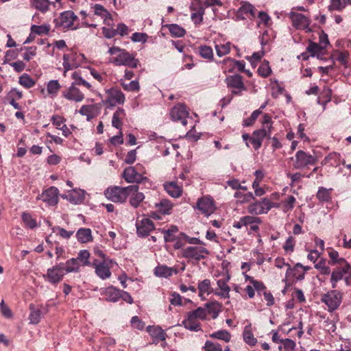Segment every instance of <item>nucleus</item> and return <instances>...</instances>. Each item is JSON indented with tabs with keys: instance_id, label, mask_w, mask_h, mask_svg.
Here are the masks:
<instances>
[{
	"instance_id": "1",
	"label": "nucleus",
	"mask_w": 351,
	"mask_h": 351,
	"mask_svg": "<svg viewBox=\"0 0 351 351\" xmlns=\"http://www.w3.org/2000/svg\"><path fill=\"white\" fill-rule=\"evenodd\" d=\"M108 53L112 56L110 62L117 66H128L136 68L138 65V61L134 58L133 54L119 47H110L108 49Z\"/></svg>"
},
{
	"instance_id": "2",
	"label": "nucleus",
	"mask_w": 351,
	"mask_h": 351,
	"mask_svg": "<svg viewBox=\"0 0 351 351\" xmlns=\"http://www.w3.org/2000/svg\"><path fill=\"white\" fill-rule=\"evenodd\" d=\"M261 128L255 130L250 137V145L256 150L261 147L263 141L265 137L271 136L272 129L271 117L267 114H264L261 120Z\"/></svg>"
},
{
	"instance_id": "3",
	"label": "nucleus",
	"mask_w": 351,
	"mask_h": 351,
	"mask_svg": "<svg viewBox=\"0 0 351 351\" xmlns=\"http://www.w3.org/2000/svg\"><path fill=\"white\" fill-rule=\"evenodd\" d=\"M206 317V309L203 307H198L187 314L186 318L182 322V325L189 330L199 331L201 330L199 320H204Z\"/></svg>"
},
{
	"instance_id": "4",
	"label": "nucleus",
	"mask_w": 351,
	"mask_h": 351,
	"mask_svg": "<svg viewBox=\"0 0 351 351\" xmlns=\"http://www.w3.org/2000/svg\"><path fill=\"white\" fill-rule=\"evenodd\" d=\"M63 75L65 77L66 73L87 63L88 60L83 53L72 51L65 53L62 56Z\"/></svg>"
},
{
	"instance_id": "5",
	"label": "nucleus",
	"mask_w": 351,
	"mask_h": 351,
	"mask_svg": "<svg viewBox=\"0 0 351 351\" xmlns=\"http://www.w3.org/2000/svg\"><path fill=\"white\" fill-rule=\"evenodd\" d=\"M130 189V186L126 187L110 186L105 190L104 195L108 199L113 202L123 203L128 199V191Z\"/></svg>"
},
{
	"instance_id": "6",
	"label": "nucleus",
	"mask_w": 351,
	"mask_h": 351,
	"mask_svg": "<svg viewBox=\"0 0 351 351\" xmlns=\"http://www.w3.org/2000/svg\"><path fill=\"white\" fill-rule=\"evenodd\" d=\"M77 16L72 11H64L62 12L60 16L56 19V26L66 29L71 28L76 29L80 27L77 21Z\"/></svg>"
},
{
	"instance_id": "7",
	"label": "nucleus",
	"mask_w": 351,
	"mask_h": 351,
	"mask_svg": "<svg viewBox=\"0 0 351 351\" xmlns=\"http://www.w3.org/2000/svg\"><path fill=\"white\" fill-rule=\"evenodd\" d=\"M64 276L63 263H60L48 268L46 273L43 275V278L51 285H57L62 280Z\"/></svg>"
},
{
	"instance_id": "8",
	"label": "nucleus",
	"mask_w": 351,
	"mask_h": 351,
	"mask_svg": "<svg viewBox=\"0 0 351 351\" xmlns=\"http://www.w3.org/2000/svg\"><path fill=\"white\" fill-rule=\"evenodd\" d=\"M182 254L185 258L199 261L206 258L209 254V252L204 245H195L184 248Z\"/></svg>"
},
{
	"instance_id": "9",
	"label": "nucleus",
	"mask_w": 351,
	"mask_h": 351,
	"mask_svg": "<svg viewBox=\"0 0 351 351\" xmlns=\"http://www.w3.org/2000/svg\"><path fill=\"white\" fill-rule=\"evenodd\" d=\"M321 300L327 306L330 312L337 309L342 301V294L337 290H331L322 295Z\"/></svg>"
},
{
	"instance_id": "10",
	"label": "nucleus",
	"mask_w": 351,
	"mask_h": 351,
	"mask_svg": "<svg viewBox=\"0 0 351 351\" xmlns=\"http://www.w3.org/2000/svg\"><path fill=\"white\" fill-rule=\"evenodd\" d=\"M189 9L191 12V19L195 25L197 26L202 23L206 7L202 0H192Z\"/></svg>"
},
{
	"instance_id": "11",
	"label": "nucleus",
	"mask_w": 351,
	"mask_h": 351,
	"mask_svg": "<svg viewBox=\"0 0 351 351\" xmlns=\"http://www.w3.org/2000/svg\"><path fill=\"white\" fill-rule=\"evenodd\" d=\"M316 162L317 158L315 156L308 154L302 150H299L295 155L293 166L294 169H300L308 165H315Z\"/></svg>"
},
{
	"instance_id": "12",
	"label": "nucleus",
	"mask_w": 351,
	"mask_h": 351,
	"mask_svg": "<svg viewBox=\"0 0 351 351\" xmlns=\"http://www.w3.org/2000/svg\"><path fill=\"white\" fill-rule=\"evenodd\" d=\"M196 208L206 217L212 215L216 209L215 201L210 195H204L199 198L197 201Z\"/></svg>"
},
{
	"instance_id": "13",
	"label": "nucleus",
	"mask_w": 351,
	"mask_h": 351,
	"mask_svg": "<svg viewBox=\"0 0 351 351\" xmlns=\"http://www.w3.org/2000/svg\"><path fill=\"white\" fill-rule=\"evenodd\" d=\"M106 98L102 101L104 105L108 106H114L118 104H123L125 102V95L117 88H110L106 90Z\"/></svg>"
},
{
	"instance_id": "14",
	"label": "nucleus",
	"mask_w": 351,
	"mask_h": 351,
	"mask_svg": "<svg viewBox=\"0 0 351 351\" xmlns=\"http://www.w3.org/2000/svg\"><path fill=\"white\" fill-rule=\"evenodd\" d=\"M290 17L293 25L296 29L305 30L306 32H312V29L310 27L311 21L308 17L296 12H291Z\"/></svg>"
},
{
	"instance_id": "15",
	"label": "nucleus",
	"mask_w": 351,
	"mask_h": 351,
	"mask_svg": "<svg viewBox=\"0 0 351 351\" xmlns=\"http://www.w3.org/2000/svg\"><path fill=\"white\" fill-rule=\"evenodd\" d=\"M49 206H55L59 201V190L55 186H51L45 190L38 197Z\"/></svg>"
},
{
	"instance_id": "16",
	"label": "nucleus",
	"mask_w": 351,
	"mask_h": 351,
	"mask_svg": "<svg viewBox=\"0 0 351 351\" xmlns=\"http://www.w3.org/2000/svg\"><path fill=\"white\" fill-rule=\"evenodd\" d=\"M86 191L81 189H73L67 191L65 194L61 195L64 199L68 200L70 203L77 205L82 204L85 199Z\"/></svg>"
},
{
	"instance_id": "17",
	"label": "nucleus",
	"mask_w": 351,
	"mask_h": 351,
	"mask_svg": "<svg viewBox=\"0 0 351 351\" xmlns=\"http://www.w3.org/2000/svg\"><path fill=\"white\" fill-rule=\"evenodd\" d=\"M144 172L138 173L135 167H128L123 172V178L128 183H140L147 180Z\"/></svg>"
},
{
	"instance_id": "18",
	"label": "nucleus",
	"mask_w": 351,
	"mask_h": 351,
	"mask_svg": "<svg viewBox=\"0 0 351 351\" xmlns=\"http://www.w3.org/2000/svg\"><path fill=\"white\" fill-rule=\"evenodd\" d=\"M189 113L186 106L183 104L175 106L170 112L171 119L174 121H180L183 125H186V119L189 117Z\"/></svg>"
},
{
	"instance_id": "19",
	"label": "nucleus",
	"mask_w": 351,
	"mask_h": 351,
	"mask_svg": "<svg viewBox=\"0 0 351 351\" xmlns=\"http://www.w3.org/2000/svg\"><path fill=\"white\" fill-rule=\"evenodd\" d=\"M226 82L228 87L232 88L233 94L238 95L246 90L242 77L239 75H230L226 77Z\"/></svg>"
},
{
	"instance_id": "20",
	"label": "nucleus",
	"mask_w": 351,
	"mask_h": 351,
	"mask_svg": "<svg viewBox=\"0 0 351 351\" xmlns=\"http://www.w3.org/2000/svg\"><path fill=\"white\" fill-rule=\"evenodd\" d=\"M114 263H115L112 260L109 261V264L110 265H108L106 261L99 263L94 261L93 263V266L95 268L96 275L101 280H106L111 276L110 267Z\"/></svg>"
},
{
	"instance_id": "21",
	"label": "nucleus",
	"mask_w": 351,
	"mask_h": 351,
	"mask_svg": "<svg viewBox=\"0 0 351 351\" xmlns=\"http://www.w3.org/2000/svg\"><path fill=\"white\" fill-rule=\"evenodd\" d=\"M62 96L69 101L77 103L81 102L84 99V95L76 87L75 83H72L69 88L62 92Z\"/></svg>"
},
{
	"instance_id": "22",
	"label": "nucleus",
	"mask_w": 351,
	"mask_h": 351,
	"mask_svg": "<svg viewBox=\"0 0 351 351\" xmlns=\"http://www.w3.org/2000/svg\"><path fill=\"white\" fill-rule=\"evenodd\" d=\"M60 88L61 85L58 80H51L47 83L46 89L40 87L39 90L43 97H50L54 98L57 96Z\"/></svg>"
},
{
	"instance_id": "23",
	"label": "nucleus",
	"mask_w": 351,
	"mask_h": 351,
	"mask_svg": "<svg viewBox=\"0 0 351 351\" xmlns=\"http://www.w3.org/2000/svg\"><path fill=\"white\" fill-rule=\"evenodd\" d=\"M267 197H264L260 201L250 204L247 207V211L252 215H262L266 214L268 211Z\"/></svg>"
},
{
	"instance_id": "24",
	"label": "nucleus",
	"mask_w": 351,
	"mask_h": 351,
	"mask_svg": "<svg viewBox=\"0 0 351 351\" xmlns=\"http://www.w3.org/2000/svg\"><path fill=\"white\" fill-rule=\"evenodd\" d=\"M131 189L128 191V197L130 204L134 208H138L141 203L144 200L145 195L142 192L138 191V186L136 185H130Z\"/></svg>"
},
{
	"instance_id": "25",
	"label": "nucleus",
	"mask_w": 351,
	"mask_h": 351,
	"mask_svg": "<svg viewBox=\"0 0 351 351\" xmlns=\"http://www.w3.org/2000/svg\"><path fill=\"white\" fill-rule=\"evenodd\" d=\"M230 279V276L227 274L223 278H220L217 281V285L219 291L216 292L215 295L223 299L230 298V287L228 285Z\"/></svg>"
},
{
	"instance_id": "26",
	"label": "nucleus",
	"mask_w": 351,
	"mask_h": 351,
	"mask_svg": "<svg viewBox=\"0 0 351 351\" xmlns=\"http://www.w3.org/2000/svg\"><path fill=\"white\" fill-rule=\"evenodd\" d=\"M137 234L141 237H145L154 229L153 221L148 218H143L137 221L136 223Z\"/></svg>"
},
{
	"instance_id": "27",
	"label": "nucleus",
	"mask_w": 351,
	"mask_h": 351,
	"mask_svg": "<svg viewBox=\"0 0 351 351\" xmlns=\"http://www.w3.org/2000/svg\"><path fill=\"white\" fill-rule=\"evenodd\" d=\"M100 110L101 107L98 104L83 105L80 108L79 113L82 116L86 117L87 121H90L99 114Z\"/></svg>"
},
{
	"instance_id": "28",
	"label": "nucleus",
	"mask_w": 351,
	"mask_h": 351,
	"mask_svg": "<svg viewBox=\"0 0 351 351\" xmlns=\"http://www.w3.org/2000/svg\"><path fill=\"white\" fill-rule=\"evenodd\" d=\"M304 276L302 265L300 263H296L293 267L289 266L287 269V278H293L297 280H302L304 278Z\"/></svg>"
},
{
	"instance_id": "29",
	"label": "nucleus",
	"mask_w": 351,
	"mask_h": 351,
	"mask_svg": "<svg viewBox=\"0 0 351 351\" xmlns=\"http://www.w3.org/2000/svg\"><path fill=\"white\" fill-rule=\"evenodd\" d=\"M101 294L106 297V300L109 302H116L121 298V291L112 286L101 289Z\"/></svg>"
},
{
	"instance_id": "30",
	"label": "nucleus",
	"mask_w": 351,
	"mask_h": 351,
	"mask_svg": "<svg viewBox=\"0 0 351 351\" xmlns=\"http://www.w3.org/2000/svg\"><path fill=\"white\" fill-rule=\"evenodd\" d=\"M250 16L255 17L254 8L249 3H243L237 11V19H245Z\"/></svg>"
},
{
	"instance_id": "31",
	"label": "nucleus",
	"mask_w": 351,
	"mask_h": 351,
	"mask_svg": "<svg viewBox=\"0 0 351 351\" xmlns=\"http://www.w3.org/2000/svg\"><path fill=\"white\" fill-rule=\"evenodd\" d=\"M93 8L94 10V14L100 16L104 20L105 24L108 25L112 24V16L104 6L99 4H95L93 5Z\"/></svg>"
},
{
	"instance_id": "32",
	"label": "nucleus",
	"mask_w": 351,
	"mask_h": 351,
	"mask_svg": "<svg viewBox=\"0 0 351 351\" xmlns=\"http://www.w3.org/2000/svg\"><path fill=\"white\" fill-rule=\"evenodd\" d=\"M164 189L166 192L173 198H178L182 194V187L176 182H169L164 184Z\"/></svg>"
},
{
	"instance_id": "33",
	"label": "nucleus",
	"mask_w": 351,
	"mask_h": 351,
	"mask_svg": "<svg viewBox=\"0 0 351 351\" xmlns=\"http://www.w3.org/2000/svg\"><path fill=\"white\" fill-rule=\"evenodd\" d=\"M199 296L202 300H205L206 297L213 292L211 282L209 279H204L199 281L197 285Z\"/></svg>"
},
{
	"instance_id": "34",
	"label": "nucleus",
	"mask_w": 351,
	"mask_h": 351,
	"mask_svg": "<svg viewBox=\"0 0 351 351\" xmlns=\"http://www.w3.org/2000/svg\"><path fill=\"white\" fill-rule=\"evenodd\" d=\"M51 121L53 125H55L58 130L62 131L63 136L67 137L71 134L70 130L65 124V119L63 117L58 115H53L51 117Z\"/></svg>"
},
{
	"instance_id": "35",
	"label": "nucleus",
	"mask_w": 351,
	"mask_h": 351,
	"mask_svg": "<svg viewBox=\"0 0 351 351\" xmlns=\"http://www.w3.org/2000/svg\"><path fill=\"white\" fill-rule=\"evenodd\" d=\"M326 48L318 45V43L311 42L307 47V51L310 53L312 57H317L318 59L323 60L325 54Z\"/></svg>"
},
{
	"instance_id": "36",
	"label": "nucleus",
	"mask_w": 351,
	"mask_h": 351,
	"mask_svg": "<svg viewBox=\"0 0 351 351\" xmlns=\"http://www.w3.org/2000/svg\"><path fill=\"white\" fill-rule=\"evenodd\" d=\"M348 5H351V0H330L328 10L330 12H341Z\"/></svg>"
},
{
	"instance_id": "37",
	"label": "nucleus",
	"mask_w": 351,
	"mask_h": 351,
	"mask_svg": "<svg viewBox=\"0 0 351 351\" xmlns=\"http://www.w3.org/2000/svg\"><path fill=\"white\" fill-rule=\"evenodd\" d=\"M174 274H177L176 269L164 265H159L154 269V274L160 278H168Z\"/></svg>"
},
{
	"instance_id": "38",
	"label": "nucleus",
	"mask_w": 351,
	"mask_h": 351,
	"mask_svg": "<svg viewBox=\"0 0 351 351\" xmlns=\"http://www.w3.org/2000/svg\"><path fill=\"white\" fill-rule=\"evenodd\" d=\"M76 237L79 242L82 243H89L93 241L92 231L90 228H80L76 233Z\"/></svg>"
},
{
	"instance_id": "39",
	"label": "nucleus",
	"mask_w": 351,
	"mask_h": 351,
	"mask_svg": "<svg viewBox=\"0 0 351 351\" xmlns=\"http://www.w3.org/2000/svg\"><path fill=\"white\" fill-rule=\"evenodd\" d=\"M80 267V263L75 258H70L65 263H63V270H64L65 275L68 273L78 272Z\"/></svg>"
},
{
	"instance_id": "40",
	"label": "nucleus",
	"mask_w": 351,
	"mask_h": 351,
	"mask_svg": "<svg viewBox=\"0 0 351 351\" xmlns=\"http://www.w3.org/2000/svg\"><path fill=\"white\" fill-rule=\"evenodd\" d=\"M125 117V112L123 108H118L113 114L112 118V125L119 129L121 130V127L123 125V120Z\"/></svg>"
},
{
	"instance_id": "41",
	"label": "nucleus",
	"mask_w": 351,
	"mask_h": 351,
	"mask_svg": "<svg viewBox=\"0 0 351 351\" xmlns=\"http://www.w3.org/2000/svg\"><path fill=\"white\" fill-rule=\"evenodd\" d=\"M162 28L166 27L169 29L173 37H182L186 34V30L178 24H167L162 26Z\"/></svg>"
},
{
	"instance_id": "42",
	"label": "nucleus",
	"mask_w": 351,
	"mask_h": 351,
	"mask_svg": "<svg viewBox=\"0 0 351 351\" xmlns=\"http://www.w3.org/2000/svg\"><path fill=\"white\" fill-rule=\"evenodd\" d=\"M156 210L162 214L168 215L173 208V204L167 199H162L155 204Z\"/></svg>"
},
{
	"instance_id": "43",
	"label": "nucleus",
	"mask_w": 351,
	"mask_h": 351,
	"mask_svg": "<svg viewBox=\"0 0 351 351\" xmlns=\"http://www.w3.org/2000/svg\"><path fill=\"white\" fill-rule=\"evenodd\" d=\"M332 189H326L320 186L317 193V198L322 203L328 202L332 199Z\"/></svg>"
},
{
	"instance_id": "44",
	"label": "nucleus",
	"mask_w": 351,
	"mask_h": 351,
	"mask_svg": "<svg viewBox=\"0 0 351 351\" xmlns=\"http://www.w3.org/2000/svg\"><path fill=\"white\" fill-rule=\"evenodd\" d=\"M243 337L244 341L249 346H254L257 343V339L254 337L252 333L250 324L245 326Z\"/></svg>"
},
{
	"instance_id": "45",
	"label": "nucleus",
	"mask_w": 351,
	"mask_h": 351,
	"mask_svg": "<svg viewBox=\"0 0 351 351\" xmlns=\"http://www.w3.org/2000/svg\"><path fill=\"white\" fill-rule=\"evenodd\" d=\"M90 254L86 250H80L77 258H75L80 263L81 267L93 266V263L90 261Z\"/></svg>"
},
{
	"instance_id": "46",
	"label": "nucleus",
	"mask_w": 351,
	"mask_h": 351,
	"mask_svg": "<svg viewBox=\"0 0 351 351\" xmlns=\"http://www.w3.org/2000/svg\"><path fill=\"white\" fill-rule=\"evenodd\" d=\"M147 331L154 339L163 341L165 339V333L164 330L159 326H149L147 327Z\"/></svg>"
},
{
	"instance_id": "47",
	"label": "nucleus",
	"mask_w": 351,
	"mask_h": 351,
	"mask_svg": "<svg viewBox=\"0 0 351 351\" xmlns=\"http://www.w3.org/2000/svg\"><path fill=\"white\" fill-rule=\"evenodd\" d=\"M31 34L33 35H47L50 31V25L47 23L41 25H32L31 26Z\"/></svg>"
},
{
	"instance_id": "48",
	"label": "nucleus",
	"mask_w": 351,
	"mask_h": 351,
	"mask_svg": "<svg viewBox=\"0 0 351 351\" xmlns=\"http://www.w3.org/2000/svg\"><path fill=\"white\" fill-rule=\"evenodd\" d=\"M162 232L165 241L166 242H171L176 240L178 228L176 226H171L167 230H162Z\"/></svg>"
},
{
	"instance_id": "49",
	"label": "nucleus",
	"mask_w": 351,
	"mask_h": 351,
	"mask_svg": "<svg viewBox=\"0 0 351 351\" xmlns=\"http://www.w3.org/2000/svg\"><path fill=\"white\" fill-rule=\"evenodd\" d=\"M19 83L25 88H30L36 84L35 80L27 73H23L19 77Z\"/></svg>"
},
{
	"instance_id": "50",
	"label": "nucleus",
	"mask_w": 351,
	"mask_h": 351,
	"mask_svg": "<svg viewBox=\"0 0 351 351\" xmlns=\"http://www.w3.org/2000/svg\"><path fill=\"white\" fill-rule=\"evenodd\" d=\"M206 307L207 315L211 314L213 319L217 317L221 309V304L219 302H213L211 303H207L206 304Z\"/></svg>"
},
{
	"instance_id": "51",
	"label": "nucleus",
	"mask_w": 351,
	"mask_h": 351,
	"mask_svg": "<svg viewBox=\"0 0 351 351\" xmlns=\"http://www.w3.org/2000/svg\"><path fill=\"white\" fill-rule=\"evenodd\" d=\"M334 58L339 62L345 68L349 66L348 59L350 54L348 51H336L333 54Z\"/></svg>"
},
{
	"instance_id": "52",
	"label": "nucleus",
	"mask_w": 351,
	"mask_h": 351,
	"mask_svg": "<svg viewBox=\"0 0 351 351\" xmlns=\"http://www.w3.org/2000/svg\"><path fill=\"white\" fill-rule=\"evenodd\" d=\"M245 281H249L254 287L258 294L261 293V290L265 289V286L263 282L255 280L253 277L247 275L246 273L243 272Z\"/></svg>"
},
{
	"instance_id": "53",
	"label": "nucleus",
	"mask_w": 351,
	"mask_h": 351,
	"mask_svg": "<svg viewBox=\"0 0 351 351\" xmlns=\"http://www.w3.org/2000/svg\"><path fill=\"white\" fill-rule=\"evenodd\" d=\"M199 54L204 59L212 60L214 58L213 49L207 45H201L199 47Z\"/></svg>"
},
{
	"instance_id": "54",
	"label": "nucleus",
	"mask_w": 351,
	"mask_h": 351,
	"mask_svg": "<svg viewBox=\"0 0 351 351\" xmlns=\"http://www.w3.org/2000/svg\"><path fill=\"white\" fill-rule=\"evenodd\" d=\"M230 43L228 42L223 44H215V48L217 55L219 57H222L228 54L230 51Z\"/></svg>"
},
{
	"instance_id": "55",
	"label": "nucleus",
	"mask_w": 351,
	"mask_h": 351,
	"mask_svg": "<svg viewBox=\"0 0 351 351\" xmlns=\"http://www.w3.org/2000/svg\"><path fill=\"white\" fill-rule=\"evenodd\" d=\"M271 95L274 97H277L280 95H282L284 91V86L281 83H279L277 80H271Z\"/></svg>"
},
{
	"instance_id": "56",
	"label": "nucleus",
	"mask_w": 351,
	"mask_h": 351,
	"mask_svg": "<svg viewBox=\"0 0 351 351\" xmlns=\"http://www.w3.org/2000/svg\"><path fill=\"white\" fill-rule=\"evenodd\" d=\"M296 202L295 198L289 195L287 197L286 199L281 202V206L282 208V210L284 213H287L293 210L295 206V204Z\"/></svg>"
},
{
	"instance_id": "57",
	"label": "nucleus",
	"mask_w": 351,
	"mask_h": 351,
	"mask_svg": "<svg viewBox=\"0 0 351 351\" xmlns=\"http://www.w3.org/2000/svg\"><path fill=\"white\" fill-rule=\"evenodd\" d=\"M29 309L31 311L29 317V323L32 324H38L41 318V311L38 309L34 308L33 304L29 306Z\"/></svg>"
},
{
	"instance_id": "58",
	"label": "nucleus",
	"mask_w": 351,
	"mask_h": 351,
	"mask_svg": "<svg viewBox=\"0 0 351 351\" xmlns=\"http://www.w3.org/2000/svg\"><path fill=\"white\" fill-rule=\"evenodd\" d=\"M295 243H296L295 239L292 236L289 237L286 239V241L282 246L285 254H291L293 252V251L295 250Z\"/></svg>"
},
{
	"instance_id": "59",
	"label": "nucleus",
	"mask_w": 351,
	"mask_h": 351,
	"mask_svg": "<svg viewBox=\"0 0 351 351\" xmlns=\"http://www.w3.org/2000/svg\"><path fill=\"white\" fill-rule=\"evenodd\" d=\"M344 279L343 274L341 267L333 270L330 276V282L332 287L334 289L337 287V283L339 280Z\"/></svg>"
},
{
	"instance_id": "60",
	"label": "nucleus",
	"mask_w": 351,
	"mask_h": 351,
	"mask_svg": "<svg viewBox=\"0 0 351 351\" xmlns=\"http://www.w3.org/2000/svg\"><path fill=\"white\" fill-rule=\"evenodd\" d=\"M32 5L41 12H46L49 6V0H32Z\"/></svg>"
},
{
	"instance_id": "61",
	"label": "nucleus",
	"mask_w": 351,
	"mask_h": 351,
	"mask_svg": "<svg viewBox=\"0 0 351 351\" xmlns=\"http://www.w3.org/2000/svg\"><path fill=\"white\" fill-rule=\"evenodd\" d=\"M22 219L25 223V226L29 228H34L37 227L38 224L35 219L27 213H23L22 214Z\"/></svg>"
},
{
	"instance_id": "62",
	"label": "nucleus",
	"mask_w": 351,
	"mask_h": 351,
	"mask_svg": "<svg viewBox=\"0 0 351 351\" xmlns=\"http://www.w3.org/2000/svg\"><path fill=\"white\" fill-rule=\"evenodd\" d=\"M234 196L241 203L249 202L254 199V196L252 192L243 194L241 192L237 191Z\"/></svg>"
},
{
	"instance_id": "63",
	"label": "nucleus",
	"mask_w": 351,
	"mask_h": 351,
	"mask_svg": "<svg viewBox=\"0 0 351 351\" xmlns=\"http://www.w3.org/2000/svg\"><path fill=\"white\" fill-rule=\"evenodd\" d=\"M210 337L212 338L223 340L226 342H229L230 341L231 335L227 330H221L213 332L210 335Z\"/></svg>"
},
{
	"instance_id": "64",
	"label": "nucleus",
	"mask_w": 351,
	"mask_h": 351,
	"mask_svg": "<svg viewBox=\"0 0 351 351\" xmlns=\"http://www.w3.org/2000/svg\"><path fill=\"white\" fill-rule=\"evenodd\" d=\"M314 267L322 275H328L330 273V269L326 265L324 259H321L318 263L315 264Z\"/></svg>"
}]
</instances>
